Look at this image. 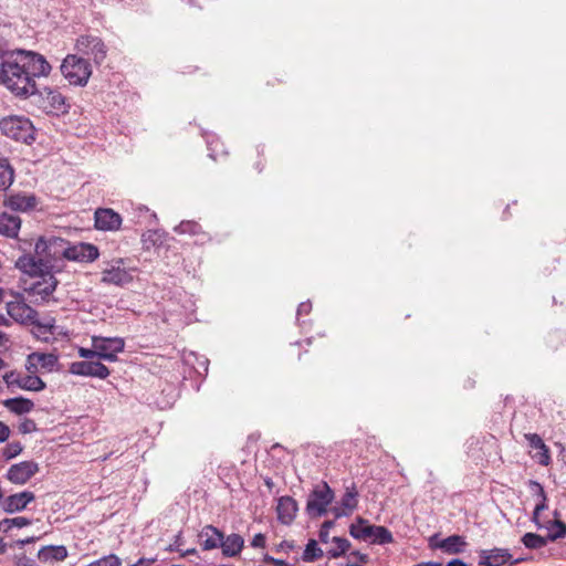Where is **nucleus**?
<instances>
[{
	"label": "nucleus",
	"instance_id": "nucleus-53",
	"mask_svg": "<svg viewBox=\"0 0 566 566\" xmlns=\"http://www.w3.org/2000/svg\"><path fill=\"white\" fill-rule=\"evenodd\" d=\"M331 511L334 514L335 520L340 518V517H348L352 515L344 507H342V505L339 503L337 505L333 506Z\"/></svg>",
	"mask_w": 566,
	"mask_h": 566
},
{
	"label": "nucleus",
	"instance_id": "nucleus-64",
	"mask_svg": "<svg viewBox=\"0 0 566 566\" xmlns=\"http://www.w3.org/2000/svg\"><path fill=\"white\" fill-rule=\"evenodd\" d=\"M531 557H527V556H521V557H517V558H511L510 559V566H513V565H517V564H521L523 562H527L530 560Z\"/></svg>",
	"mask_w": 566,
	"mask_h": 566
},
{
	"label": "nucleus",
	"instance_id": "nucleus-23",
	"mask_svg": "<svg viewBox=\"0 0 566 566\" xmlns=\"http://www.w3.org/2000/svg\"><path fill=\"white\" fill-rule=\"evenodd\" d=\"M30 325L33 326L31 331L32 335L42 342H50L55 334L54 317H49L45 322H41L38 316L34 322L30 323Z\"/></svg>",
	"mask_w": 566,
	"mask_h": 566
},
{
	"label": "nucleus",
	"instance_id": "nucleus-46",
	"mask_svg": "<svg viewBox=\"0 0 566 566\" xmlns=\"http://www.w3.org/2000/svg\"><path fill=\"white\" fill-rule=\"evenodd\" d=\"M38 430L36 423L31 418H24L19 424V431L23 434L32 433Z\"/></svg>",
	"mask_w": 566,
	"mask_h": 566
},
{
	"label": "nucleus",
	"instance_id": "nucleus-41",
	"mask_svg": "<svg viewBox=\"0 0 566 566\" xmlns=\"http://www.w3.org/2000/svg\"><path fill=\"white\" fill-rule=\"evenodd\" d=\"M122 560L118 556L115 554H109L106 556H103L92 563H90L87 566H120Z\"/></svg>",
	"mask_w": 566,
	"mask_h": 566
},
{
	"label": "nucleus",
	"instance_id": "nucleus-1",
	"mask_svg": "<svg viewBox=\"0 0 566 566\" xmlns=\"http://www.w3.org/2000/svg\"><path fill=\"white\" fill-rule=\"evenodd\" d=\"M51 71L52 65L44 55L24 49L11 50L0 40V85L19 99L30 98L46 115L60 117L71 108L66 97L56 87L36 83Z\"/></svg>",
	"mask_w": 566,
	"mask_h": 566
},
{
	"label": "nucleus",
	"instance_id": "nucleus-55",
	"mask_svg": "<svg viewBox=\"0 0 566 566\" xmlns=\"http://www.w3.org/2000/svg\"><path fill=\"white\" fill-rule=\"evenodd\" d=\"M10 428L4 422L0 421V443L6 442L10 437Z\"/></svg>",
	"mask_w": 566,
	"mask_h": 566
},
{
	"label": "nucleus",
	"instance_id": "nucleus-25",
	"mask_svg": "<svg viewBox=\"0 0 566 566\" xmlns=\"http://www.w3.org/2000/svg\"><path fill=\"white\" fill-rule=\"evenodd\" d=\"M440 549L446 554H461L465 552L468 543L465 537L459 534L450 535L441 541H439Z\"/></svg>",
	"mask_w": 566,
	"mask_h": 566
},
{
	"label": "nucleus",
	"instance_id": "nucleus-5",
	"mask_svg": "<svg viewBox=\"0 0 566 566\" xmlns=\"http://www.w3.org/2000/svg\"><path fill=\"white\" fill-rule=\"evenodd\" d=\"M61 74L73 86H85L92 75L90 62L78 54H67L60 66Z\"/></svg>",
	"mask_w": 566,
	"mask_h": 566
},
{
	"label": "nucleus",
	"instance_id": "nucleus-14",
	"mask_svg": "<svg viewBox=\"0 0 566 566\" xmlns=\"http://www.w3.org/2000/svg\"><path fill=\"white\" fill-rule=\"evenodd\" d=\"M69 371L75 376L94 377L98 379H106L111 371L107 366L101 361L94 360H78L70 365Z\"/></svg>",
	"mask_w": 566,
	"mask_h": 566
},
{
	"label": "nucleus",
	"instance_id": "nucleus-6",
	"mask_svg": "<svg viewBox=\"0 0 566 566\" xmlns=\"http://www.w3.org/2000/svg\"><path fill=\"white\" fill-rule=\"evenodd\" d=\"M1 133L15 140L31 145L35 140V128L32 122L24 116H8L0 120Z\"/></svg>",
	"mask_w": 566,
	"mask_h": 566
},
{
	"label": "nucleus",
	"instance_id": "nucleus-10",
	"mask_svg": "<svg viewBox=\"0 0 566 566\" xmlns=\"http://www.w3.org/2000/svg\"><path fill=\"white\" fill-rule=\"evenodd\" d=\"M99 258L97 245L88 242L72 243L67 240L63 259L78 263H92Z\"/></svg>",
	"mask_w": 566,
	"mask_h": 566
},
{
	"label": "nucleus",
	"instance_id": "nucleus-8",
	"mask_svg": "<svg viewBox=\"0 0 566 566\" xmlns=\"http://www.w3.org/2000/svg\"><path fill=\"white\" fill-rule=\"evenodd\" d=\"M75 49L80 56H88L99 66L107 56L108 49L104 41L93 34H83L76 39Z\"/></svg>",
	"mask_w": 566,
	"mask_h": 566
},
{
	"label": "nucleus",
	"instance_id": "nucleus-36",
	"mask_svg": "<svg viewBox=\"0 0 566 566\" xmlns=\"http://www.w3.org/2000/svg\"><path fill=\"white\" fill-rule=\"evenodd\" d=\"M521 542L528 549H538L544 547L549 541L547 539V536L528 532L522 536Z\"/></svg>",
	"mask_w": 566,
	"mask_h": 566
},
{
	"label": "nucleus",
	"instance_id": "nucleus-13",
	"mask_svg": "<svg viewBox=\"0 0 566 566\" xmlns=\"http://www.w3.org/2000/svg\"><path fill=\"white\" fill-rule=\"evenodd\" d=\"M39 472V463L33 460H25L12 464L7 473L6 479L15 485L27 484Z\"/></svg>",
	"mask_w": 566,
	"mask_h": 566
},
{
	"label": "nucleus",
	"instance_id": "nucleus-40",
	"mask_svg": "<svg viewBox=\"0 0 566 566\" xmlns=\"http://www.w3.org/2000/svg\"><path fill=\"white\" fill-rule=\"evenodd\" d=\"M23 451V446L19 441L9 442L2 450V457L6 461H9L19 454H21Z\"/></svg>",
	"mask_w": 566,
	"mask_h": 566
},
{
	"label": "nucleus",
	"instance_id": "nucleus-49",
	"mask_svg": "<svg viewBox=\"0 0 566 566\" xmlns=\"http://www.w3.org/2000/svg\"><path fill=\"white\" fill-rule=\"evenodd\" d=\"M77 353L81 358H84L87 360H92L93 358H98L97 349L94 348L93 346H92V348L80 347Z\"/></svg>",
	"mask_w": 566,
	"mask_h": 566
},
{
	"label": "nucleus",
	"instance_id": "nucleus-47",
	"mask_svg": "<svg viewBox=\"0 0 566 566\" xmlns=\"http://www.w3.org/2000/svg\"><path fill=\"white\" fill-rule=\"evenodd\" d=\"M548 507L547 504L537 503L534 507L531 521L536 525L537 528H542V523L539 521L541 512L545 511Z\"/></svg>",
	"mask_w": 566,
	"mask_h": 566
},
{
	"label": "nucleus",
	"instance_id": "nucleus-56",
	"mask_svg": "<svg viewBox=\"0 0 566 566\" xmlns=\"http://www.w3.org/2000/svg\"><path fill=\"white\" fill-rule=\"evenodd\" d=\"M38 363H36V359H30V354L28 355L27 357V361H25V369L30 373V374H34L38 371Z\"/></svg>",
	"mask_w": 566,
	"mask_h": 566
},
{
	"label": "nucleus",
	"instance_id": "nucleus-24",
	"mask_svg": "<svg viewBox=\"0 0 566 566\" xmlns=\"http://www.w3.org/2000/svg\"><path fill=\"white\" fill-rule=\"evenodd\" d=\"M21 228V219L8 212L0 213V234L7 238H18Z\"/></svg>",
	"mask_w": 566,
	"mask_h": 566
},
{
	"label": "nucleus",
	"instance_id": "nucleus-9",
	"mask_svg": "<svg viewBox=\"0 0 566 566\" xmlns=\"http://www.w3.org/2000/svg\"><path fill=\"white\" fill-rule=\"evenodd\" d=\"M92 346L97 349L98 359L109 363L117 360V354L124 352L125 339L123 337L92 336Z\"/></svg>",
	"mask_w": 566,
	"mask_h": 566
},
{
	"label": "nucleus",
	"instance_id": "nucleus-31",
	"mask_svg": "<svg viewBox=\"0 0 566 566\" xmlns=\"http://www.w3.org/2000/svg\"><path fill=\"white\" fill-rule=\"evenodd\" d=\"M14 169L7 158H0V191L7 190L13 184Z\"/></svg>",
	"mask_w": 566,
	"mask_h": 566
},
{
	"label": "nucleus",
	"instance_id": "nucleus-29",
	"mask_svg": "<svg viewBox=\"0 0 566 566\" xmlns=\"http://www.w3.org/2000/svg\"><path fill=\"white\" fill-rule=\"evenodd\" d=\"M358 497L359 492L356 484L353 482L350 485L345 488V493L343 494L339 504L352 514L358 506Z\"/></svg>",
	"mask_w": 566,
	"mask_h": 566
},
{
	"label": "nucleus",
	"instance_id": "nucleus-20",
	"mask_svg": "<svg viewBox=\"0 0 566 566\" xmlns=\"http://www.w3.org/2000/svg\"><path fill=\"white\" fill-rule=\"evenodd\" d=\"M298 512L297 501L290 496L284 495L279 497L276 505L277 521L283 525H291Z\"/></svg>",
	"mask_w": 566,
	"mask_h": 566
},
{
	"label": "nucleus",
	"instance_id": "nucleus-21",
	"mask_svg": "<svg viewBox=\"0 0 566 566\" xmlns=\"http://www.w3.org/2000/svg\"><path fill=\"white\" fill-rule=\"evenodd\" d=\"M59 285V280L55 276L51 279H43V282L38 281L32 283L25 289L29 295H40L42 302H49L50 296L55 292Z\"/></svg>",
	"mask_w": 566,
	"mask_h": 566
},
{
	"label": "nucleus",
	"instance_id": "nucleus-27",
	"mask_svg": "<svg viewBox=\"0 0 566 566\" xmlns=\"http://www.w3.org/2000/svg\"><path fill=\"white\" fill-rule=\"evenodd\" d=\"M3 406L12 413L20 416L29 413L34 408V402L29 398L18 396L6 399Z\"/></svg>",
	"mask_w": 566,
	"mask_h": 566
},
{
	"label": "nucleus",
	"instance_id": "nucleus-4",
	"mask_svg": "<svg viewBox=\"0 0 566 566\" xmlns=\"http://www.w3.org/2000/svg\"><path fill=\"white\" fill-rule=\"evenodd\" d=\"M57 261L49 260L46 263V261L35 260V255L31 253H23L17 259L14 268L30 277L51 279L63 271V268L57 265Z\"/></svg>",
	"mask_w": 566,
	"mask_h": 566
},
{
	"label": "nucleus",
	"instance_id": "nucleus-52",
	"mask_svg": "<svg viewBox=\"0 0 566 566\" xmlns=\"http://www.w3.org/2000/svg\"><path fill=\"white\" fill-rule=\"evenodd\" d=\"M266 538L262 533H258L253 536L251 541V546L254 548H263L265 546Z\"/></svg>",
	"mask_w": 566,
	"mask_h": 566
},
{
	"label": "nucleus",
	"instance_id": "nucleus-30",
	"mask_svg": "<svg viewBox=\"0 0 566 566\" xmlns=\"http://www.w3.org/2000/svg\"><path fill=\"white\" fill-rule=\"evenodd\" d=\"M30 359H36V363L44 369L52 371L59 364V355L54 353H39L33 352L30 354Z\"/></svg>",
	"mask_w": 566,
	"mask_h": 566
},
{
	"label": "nucleus",
	"instance_id": "nucleus-3",
	"mask_svg": "<svg viewBox=\"0 0 566 566\" xmlns=\"http://www.w3.org/2000/svg\"><path fill=\"white\" fill-rule=\"evenodd\" d=\"M335 500V492L326 481L314 484L307 494L305 513L310 518H318L328 513V506Z\"/></svg>",
	"mask_w": 566,
	"mask_h": 566
},
{
	"label": "nucleus",
	"instance_id": "nucleus-33",
	"mask_svg": "<svg viewBox=\"0 0 566 566\" xmlns=\"http://www.w3.org/2000/svg\"><path fill=\"white\" fill-rule=\"evenodd\" d=\"M202 137L206 140L209 150V157L216 159V157L219 154H226V151L222 148L223 144L220 142L219 137L216 134L202 130Z\"/></svg>",
	"mask_w": 566,
	"mask_h": 566
},
{
	"label": "nucleus",
	"instance_id": "nucleus-51",
	"mask_svg": "<svg viewBox=\"0 0 566 566\" xmlns=\"http://www.w3.org/2000/svg\"><path fill=\"white\" fill-rule=\"evenodd\" d=\"M184 544V538H182V531H179L176 536H175V541L172 544H170L166 551L168 552H179L181 553V548L180 546Z\"/></svg>",
	"mask_w": 566,
	"mask_h": 566
},
{
	"label": "nucleus",
	"instance_id": "nucleus-54",
	"mask_svg": "<svg viewBox=\"0 0 566 566\" xmlns=\"http://www.w3.org/2000/svg\"><path fill=\"white\" fill-rule=\"evenodd\" d=\"M263 560L268 564H272L274 566H286L287 565V562L285 559H282V558H275L269 554H265L264 557H263Z\"/></svg>",
	"mask_w": 566,
	"mask_h": 566
},
{
	"label": "nucleus",
	"instance_id": "nucleus-58",
	"mask_svg": "<svg viewBox=\"0 0 566 566\" xmlns=\"http://www.w3.org/2000/svg\"><path fill=\"white\" fill-rule=\"evenodd\" d=\"M155 562H156V557H150V558L140 557L137 562H135L130 566H149V565L154 564Z\"/></svg>",
	"mask_w": 566,
	"mask_h": 566
},
{
	"label": "nucleus",
	"instance_id": "nucleus-43",
	"mask_svg": "<svg viewBox=\"0 0 566 566\" xmlns=\"http://www.w3.org/2000/svg\"><path fill=\"white\" fill-rule=\"evenodd\" d=\"M528 486L532 490L533 495L539 499L538 503L547 504L546 492H545L543 485L539 482H537L535 480H530L528 481Z\"/></svg>",
	"mask_w": 566,
	"mask_h": 566
},
{
	"label": "nucleus",
	"instance_id": "nucleus-32",
	"mask_svg": "<svg viewBox=\"0 0 566 566\" xmlns=\"http://www.w3.org/2000/svg\"><path fill=\"white\" fill-rule=\"evenodd\" d=\"M332 543L335 545L334 547L326 551V556L329 559L338 558L343 556L349 548L350 542L346 537L334 536L332 538Z\"/></svg>",
	"mask_w": 566,
	"mask_h": 566
},
{
	"label": "nucleus",
	"instance_id": "nucleus-15",
	"mask_svg": "<svg viewBox=\"0 0 566 566\" xmlns=\"http://www.w3.org/2000/svg\"><path fill=\"white\" fill-rule=\"evenodd\" d=\"M39 205V198L34 193L22 191L8 195L3 200V206L12 211L29 212L35 210Z\"/></svg>",
	"mask_w": 566,
	"mask_h": 566
},
{
	"label": "nucleus",
	"instance_id": "nucleus-2",
	"mask_svg": "<svg viewBox=\"0 0 566 566\" xmlns=\"http://www.w3.org/2000/svg\"><path fill=\"white\" fill-rule=\"evenodd\" d=\"M349 534L355 539L365 541L371 545H387L394 542L392 533L386 526L370 524L360 516L350 524Z\"/></svg>",
	"mask_w": 566,
	"mask_h": 566
},
{
	"label": "nucleus",
	"instance_id": "nucleus-38",
	"mask_svg": "<svg viewBox=\"0 0 566 566\" xmlns=\"http://www.w3.org/2000/svg\"><path fill=\"white\" fill-rule=\"evenodd\" d=\"M175 231L180 234L196 235L201 232V226L193 220H184L175 227Z\"/></svg>",
	"mask_w": 566,
	"mask_h": 566
},
{
	"label": "nucleus",
	"instance_id": "nucleus-35",
	"mask_svg": "<svg viewBox=\"0 0 566 566\" xmlns=\"http://www.w3.org/2000/svg\"><path fill=\"white\" fill-rule=\"evenodd\" d=\"M18 387L28 391H42L46 384L36 375H27L19 381Z\"/></svg>",
	"mask_w": 566,
	"mask_h": 566
},
{
	"label": "nucleus",
	"instance_id": "nucleus-18",
	"mask_svg": "<svg viewBox=\"0 0 566 566\" xmlns=\"http://www.w3.org/2000/svg\"><path fill=\"white\" fill-rule=\"evenodd\" d=\"M479 566H510L512 554L509 548L493 547L491 549H480Z\"/></svg>",
	"mask_w": 566,
	"mask_h": 566
},
{
	"label": "nucleus",
	"instance_id": "nucleus-7",
	"mask_svg": "<svg viewBox=\"0 0 566 566\" xmlns=\"http://www.w3.org/2000/svg\"><path fill=\"white\" fill-rule=\"evenodd\" d=\"M67 240L56 235H40L34 244L35 260L49 261L63 259Z\"/></svg>",
	"mask_w": 566,
	"mask_h": 566
},
{
	"label": "nucleus",
	"instance_id": "nucleus-28",
	"mask_svg": "<svg viewBox=\"0 0 566 566\" xmlns=\"http://www.w3.org/2000/svg\"><path fill=\"white\" fill-rule=\"evenodd\" d=\"M67 557V549L63 545H49L43 546L38 552V558L43 562L63 560Z\"/></svg>",
	"mask_w": 566,
	"mask_h": 566
},
{
	"label": "nucleus",
	"instance_id": "nucleus-62",
	"mask_svg": "<svg viewBox=\"0 0 566 566\" xmlns=\"http://www.w3.org/2000/svg\"><path fill=\"white\" fill-rule=\"evenodd\" d=\"M559 447V461L566 467V447L564 444H558Z\"/></svg>",
	"mask_w": 566,
	"mask_h": 566
},
{
	"label": "nucleus",
	"instance_id": "nucleus-59",
	"mask_svg": "<svg viewBox=\"0 0 566 566\" xmlns=\"http://www.w3.org/2000/svg\"><path fill=\"white\" fill-rule=\"evenodd\" d=\"M34 564H35L34 559H32L25 555H22L21 557H19L18 562H17L18 566H34Z\"/></svg>",
	"mask_w": 566,
	"mask_h": 566
},
{
	"label": "nucleus",
	"instance_id": "nucleus-19",
	"mask_svg": "<svg viewBox=\"0 0 566 566\" xmlns=\"http://www.w3.org/2000/svg\"><path fill=\"white\" fill-rule=\"evenodd\" d=\"M34 500H35L34 493L32 491H28V490L11 494L2 501V511L7 514L22 512Z\"/></svg>",
	"mask_w": 566,
	"mask_h": 566
},
{
	"label": "nucleus",
	"instance_id": "nucleus-39",
	"mask_svg": "<svg viewBox=\"0 0 566 566\" xmlns=\"http://www.w3.org/2000/svg\"><path fill=\"white\" fill-rule=\"evenodd\" d=\"M552 526H554L553 532H548L546 535L549 542L566 537V523L564 521L553 520Z\"/></svg>",
	"mask_w": 566,
	"mask_h": 566
},
{
	"label": "nucleus",
	"instance_id": "nucleus-12",
	"mask_svg": "<svg viewBox=\"0 0 566 566\" xmlns=\"http://www.w3.org/2000/svg\"><path fill=\"white\" fill-rule=\"evenodd\" d=\"M8 315L22 325H30L39 316L35 308L25 303L21 293L17 294V300L7 303Z\"/></svg>",
	"mask_w": 566,
	"mask_h": 566
},
{
	"label": "nucleus",
	"instance_id": "nucleus-26",
	"mask_svg": "<svg viewBox=\"0 0 566 566\" xmlns=\"http://www.w3.org/2000/svg\"><path fill=\"white\" fill-rule=\"evenodd\" d=\"M244 546V538L237 533H232L227 537L223 535L222 545L220 548L222 549V554L226 557H235L238 556Z\"/></svg>",
	"mask_w": 566,
	"mask_h": 566
},
{
	"label": "nucleus",
	"instance_id": "nucleus-16",
	"mask_svg": "<svg viewBox=\"0 0 566 566\" xmlns=\"http://www.w3.org/2000/svg\"><path fill=\"white\" fill-rule=\"evenodd\" d=\"M122 217L111 208H97L94 213V227L99 231H116L120 228Z\"/></svg>",
	"mask_w": 566,
	"mask_h": 566
},
{
	"label": "nucleus",
	"instance_id": "nucleus-57",
	"mask_svg": "<svg viewBox=\"0 0 566 566\" xmlns=\"http://www.w3.org/2000/svg\"><path fill=\"white\" fill-rule=\"evenodd\" d=\"M295 548V545H294V542L293 541H282L277 546H276V552H280L282 549L284 551H293Z\"/></svg>",
	"mask_w": 566,
	"mask_h": 566
},
{
	"label": "nucleus",
	"instance_id": "nucleus-45",
	"mask_svg": "<svg viewBox=\"0 0 566 566\" xmlns=\"http://www.w3.org/2000/svg\"><path fill=\"white\" fill-rule=\"evenodd\" d=\"M145 243L150 242L153 245H160L163 243V234L158 230H149L143 234Z\"/></svg>",
	"mask_w": 566,
	"mask_h": 566
},
{
	"label": "nucleus",
	"instance_id": "nucleus-42",
	"mask_svg": "<svg viewBox=\"0 0 566 566\" xmlns=\"http://www.w3.org/2000/svg\"><path fill=\"white\" fill-rule=\"evenodd\" d=\"M335 526V520H326L322 523L318 531V539L323 544H327L329 539V531Z\"/></svg>",
	"mask_w": 566,
	"mask_h": 566
},
{
	"label": "nucleus",
	"instance_id": "nucleus-61",
	"mask_svg": "<svg viewBox=\"0 0 566 566\" xmlns=\"http://www.w3.org/2000/svg\"><path fill=\"white\" fill-rule=\"evenodd\" d=\"M444 566H469V565L460 558H453V559L449 560Z\"/></svg>",
	"mask_w": 566,
	"mask_h": 566
},
{
	"label": "nucleus",
	"instance_id": "nucleus-17",
	"mask_svg": "<svg viewBox=\"0 0 566 566\" xmlns=\"http://www.w3.org/2000/svg\"><path fill=\"white\" fill-rule=\"evenodd\" d=\"M525 440L530 448L532 459L539 465L547 467L552 462L548 447L544 443L542 437L537 433H526Z\"/></svg>",
	"mask_w": 566,
	"mask_h": 566
},
{
	"label": "nucleus",
	"instance_id": "nucleus-22",
	"mask_svg": "<svg viewBox=\"0 0 566 566\" xmlns=\"http://www.w3.org/2000/svg\"><path fill=\"white\" fill-rule=\"evenodd\" d=\"M199 537L202 539V549L211 551L219 548L220 545H222L223 532H221L218 527L209 524L202 527L199 533Z\"/></svg>",
	"mask_w": 566,
	"mask_h": 566
},
{
	"label": "nucleus",
	"instance_id": "nucleus-48",
	"mask_svg": "<svg viewBox=\"0 0 566 566\" xmlns=\"http://www.w3.org/2000/svg\"><path fill=\"white\" fill-rule=\"evenodd\" d=\"M21 379L22 378L19 376V374L15 370H10L3 375V380L8 387H11L13 385H15L18 387V384Z\"/></svg>",
	"mask_w": 566,
	"mask_h": 566
},
{
	"label": "nucleus",
	"instance_id": "nucleus-11",
	"mask_svg": "<svg viewBox=\"0 0 566 566\" xmlns=\"http://www.w3.org/2000/svg\"><path fill=\"white\" fill-rule=\"evenodd\" d=\"M122 258L112 260L108 268L102 271L101 282L107 285L124 286L133 282V270L124 268Z\"/></svg>",
	"mask_w": 566,
	"mask_h": 566
},
{
	"label": "nucleus",
	"instance_id": "nucleus-34",
	"mask_svg": "<svg viewBox=\"0 0 566 566\" xmlns=\"http://www.w3.org/2000/svg\"><path fill=\"white\" fill-rule=\"evenodd\" d=\"M324 556L323 549L318 546L316 539H308L307 544L302 554V559L305 563H314L315 560L322 558Z\"/></svg>",
	"mask_w": 566,
	"mask_h": 566
},
{
	"label": "nucleus",
	"instance_id": "nucleus-60",
	"mask_svg": "<svg viewBox=\"0 0 566 566\" xmlns=\"http://www.w3.org/2000/svg\"><path fill=\"white\" fill-rule=\"evenodd\" d=\"M442 538L439 537V534L436 533L429 537V547L432 549H440V546H437L439 544V541Z\"/></svg>",
	"mask_w": 566,
	"mask_h": 566
},
{
	"label": "nucleus",
	"instance_id": "nucleus-50",
	"mask_svg": "<svg viewBox=\"0 0 566 566\" xmlns=\"http://www.w3.org/2000/svg\"><path fill=\"white\" fill-rule=\"evenodd\" d=\"M311 310H312L311 301L302 302L301 304H298L297 311H296V321L300 326H302V324L304 323V322H300V316L303 314H308L311 312Z\"/></svg>",
	"mask_w": 566,
	"mask_h": 566
},
{
	"label": "nucleus",
	"instance_id": "nucleus-37",
	"mask_svg": "<svg viewBox=\"0 0 566 566\" xmlns=\"http://www.w3.org/2000/svg\"><path fill=\"white\" fill-rule=\"evenodd\" d=\"M32 524V520L24 517V516H18L12 518H3L0 521V532L8 533L12 527H24Z\"/></svg>",
	"mask_w": 566,
	"mask_h": 566
},
{
	"label": "nucleus",
	"instance_id": "nucleus-63",
	"mask_svg": "<svg viewBox=\"0 0 566 566\" xmlns=\"http://www.w3.org/2000/svg\"><path fill=\"white\" fill-rule=\"evenodd\" d=\"M36 539H39V537L31 536V537H27V538H24V539H19V541H17V544H18L20 547H23V546H25L27 544H30V543L35 542Z\"/></svg>",
	"mask_w": 566,
	"mask_h": 566
},
{
	"label": "nucleus",
	"instance_id": "nucleus-44",
	"mask_svg": "<svg viewBox=\"0 0 566 566\" xmlns=\"http://www.w3.org/2000/svg\"><path fill=\"white\" fill-rule=\"evenodd\" d=\"M349 557L354 559H349L345 566H364L369 559L367 554L360 553L359 551H353Z\"/></svg>",
	"mask_w": 566,
	"mask_h": 566
}]
</instances>
